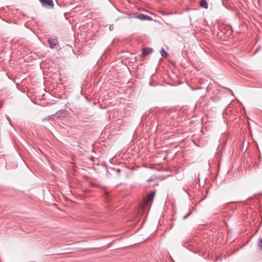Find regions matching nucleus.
I'll return each mask as SVG.
<instances>
[{
    "instance_id": "obj_7",
    "label": "nucleus",
    "mask_w": 262,
    "mask_h": 262,
    "mask_svg": "<svg viewBox=\"0 0 262 262\" xmlns=\"http://www.w3.org/2000/svg\"><path fill=\"white\" fill-rule=\"evenodd\" d=\"M161 56L162 57H166L168 55V53L164 51V50L162 48L161 51Z\"/></svg>"
},
{
    "instance_id": "obj_1",
    "label": "nucleus",
    "mask_w": 262,
    "mask_h": 262,
    "mask_svg": "<svg viewBox=\"0 0 262 262\" xmlns=\"http://www.w3.org/2000/svg\"><path fill=\"white\" fill-rule=\"evenodd\" d=\"M155 191L150 192L147 198L143 200L144 206H147L149 203L151 202L154 198Z\"/></svg>"
},
{
    "instance_id": "obj_5",
    "label": "nucleus",
    "mask_w": 262,
    "mask_h": 262,
    "mask_svg": "<svg viewBox=\"0 0 262 262\" xmlns=\"http://www.w3.org/2000/svg\"><path fill=\"white\" fill-rule=\"evenodd\" d=\"M152 52V49L151 48H145L142 51V56L145 57L151 53Z\"/></svg>"
},
{
    "instance_id": "obj_6",
    "label": "nucleus",
    "mask_w": 262,
    "mask_h": 262,
    "mask_svg": "<svg viewBox=\"0 0 262 262\" xmlns=\"http://www.w3.org/2000/svg\"><path fill=\"white\" fill-rule=\"evenodd\" d=\"M200 5V6L203 8L207 9L208 8V5L205 0H201Z\"/></svg>"
},
{
    "instance_id": "obj_10",
    "label": "nucleus",
    "mask_w": 262,
    "mask_h": 262,
    "mask_svg": "<svg viewBox=\"0 0 262 262\" xmlns=\"http://www.w3.org/2000/svg\"><path fill=\"white\" fill-rule=\"evenodd\" d=\"M148 182H151V180H148Z\"/></svg>"
},
{
    "instance_id": "obj_3",
    "label": "nucleus",
    "mask_w": 262,
    "mask_h": 262,
    "mask_svg": "<svg viewBox=\"0 0 262 262\" xmlns=\"http://www.w3.org/2000/svg\"><path fill=\"white\" fill-rule=\"evenodd\" d=\"M135 18H139L140 20H152V17L149 15H147L146 14H139L138 15H136L134 17Z\"/></svg>"
},
{
    "instance_id": "obj_9",
    "label": "nucleus",
    "mask_w": 262,
    "mask_h": 262,
    "mask_svg": "<svg viewBox=\"0 0 262 262\" xmlns=\"http://www.w3.org/2000/svg\"><path fill=\"white\" fill-rule=\"evenodd\" d=\"M188 215H189V214H187V215H186L184 216L183 217V219H186V218Z\"/></svg>"
},
{
    "instance_id": "obj_4",
    "label": "nucleus",
    "mask_w": 262,
    "mask_h": 262,
    "mask_svg": "<svg viewBox=\"0 0 262 262\" xmlns=\"http://www.w3.org/2000/svg\"><path fill=\"white\" fill-rule=\"evenodd\" d=\"M48 41L52 49L54 48L58 43V40L56 38H49Z\"/></svg>"
},
{
    "instance_id": "obj_8",
    "label": "nucleus",
    "mask_w": 262,
    "mask_h": 262,
    "mask_svg": "<svg viewBox=\"0 0 262 262\" xmlns=\"http://www.w3.org/2000/svg\"><path fill=\"white\" fill-rule=\"evenodd\" d=\"M258 246L262 249V239L260 238L258 241Z\"/></svg>"
},
{
    "instance_id": "obj_2",
    "label": "nucleus",
    "mask_w": 262,
    "mask_h": 262,
    "mask_svg": "<svg viewBox=\"0 0 262 262\" xmlns=\"http://www.w3.org/2000/svg\"><path fill=\"white\" fill-rule=\"evenodd\" d=\"M43 7L48 8H53L54 4L53 0H39Z\"/></svg>"
}]
</instances>
